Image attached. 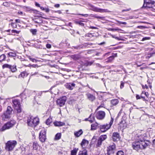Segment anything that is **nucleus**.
<instances>
[{"label": "nucleus", "mask_w": 155, "mask_h": 155, "mask_svg": "<svg viewBox=\"0 0 155 155\" xmlns=\"http://www.w3.org/2000/svg\"><path fill=\"white\" fill-rule=\"evenodd\" d=\"M150 39V38L149 37H145L143 38L142 39L141 41H143L147 40H148Z\"/></svg>", "instance_id": "41"}, {"label": "nucleus", "mask_w": 155, "mask_h": 155, "mask_svg": "<svg viewBox=\"0 0 155 155\" xmlns=\"http://www.w3.org/2000/svg\"><path fill=\"white\" fill-rule=\"evenodd\" d=\"M78 150V148H74V149L71 151V155H76Z\"/></svg>", "instance_id": "27"}, {"label": "nucleus", "mask_w": 155, "mask_h": 155, "mask_svg": "<svg viewBox=\"0 0 155 155\" xmlns=\"http://www.w3.org/2000/svg\"><path fill=\"white\" fill-rule=\"evenodd\" d=\"M105 116V113L104 111L100 110L96 113V117L98 120H102L104 118Z\"/></svg>", "instance_id": "10"}, {"label": "nucleus", "mask_w": 155, "mask_h": 155, "mask_svg": "<svg viewBox=\"0 0 155 155\" xmlns=\"http://www.w3.org/2000/svg\"><path fill=\"white\" fill-rule=\"evenodd\" d=\"M111 36H112V38H115L117 40H120V38H118V37H116L115 35H111Z\"/></svg>", "instance_id": "46"}, {"label": "nucleus", "mask_w": 155, "mask_h": 155, "mask_svg": "<svg viewBox=\"0 0 155 155\" xmlns=\"http://www.w3.org/2000/svg\"><path fill=\"white\" fill-rule=\"evenodd\" d=\"M67 100L66 96H64L57 100L56 102L57 105L60 107H62L65 104Z\"/></svg>", "instance_id": "9"}, {"label": "nucleus", "mask_w": 155, "mask_h": 155, "mask_svg": "<svg viewBox=\"0 0 155 155\" xmlns=\"http://www.w3.org/2000/svg\"><path fill=\"white\" fill-rule=\"evenodd\" d=\"M48 91H41L38 93V94L39 95L41 96V94H42V93L43 92H46Z\"/></svg>", "instance_id": "55"}, {"label": "nucleus", "mask_w": 155, "mask_h": 155, "mask_svg": "<svg viewBox=\"0 0 155 155\" xmlns=\"http://www.w3.org/2000/svg\"><path fill=\"white\" fill-rule=\"evenodd\" d=\"M112 137L114 141H115L117 139L119 138L120 135L117 132H114L113 134Z\"/></svg>", "instance_id": "17"}, {"label": "nucleus", "mask_w": 155, "mask_h": 155, "mask_svg": "<svg viewBox=\"0 0 155 155\" xmlns=\"http://www.w3.org/2000/svg\"><path fill=\"white\" fill-rule=\"evenodd\" d=\"M17 144V142L15 140H9L5 144V149L8 151H11L13 150Z\"/></svg>", "instance_id": "4"}, {"label": "nucleus", "mask_w": 155, "mask_h": 155, "mask_svg": "<svg viewBox=\"0 0 155 155\" xmlns=\"http://www.w3.org/2000/svg\"><path fill=\"white\" fill-rule=\"evenodd\" d=\"M14 124V123L13 121L8 122L5 124L0 129V131H3L9 129L12 127Z\"/></svg>", "instance_id": "7"}, {"label": "nucleus", "mask_w": 155, "mask_h": 155, "mask_svg": "<svg viewBox=\"0 0 155 155\" xmlns=\"http://www.w3.org/2000/svg\"><path fill=\"white\" fill-rule=\"evenodd\" d=\"M29 59L31 61L33 62H36L37 61L35 59L32 58H31L30 57H29Z\"/></svg>", "instance_id": "45"}, {"label": "nucleus", "mask_w": 155, "mask_h": 155, "mask_svg": "<svg viewBox=\"0 0 155 155\" xmlns=\"http://www.w3.org/2000/svg\"><path fill=\"white\" fill-rule=\"evenodd\" d=\"M38 145L37 142H33V148L35 150H37V149L38 147Z\"/></svg>", "instance_id": "31"}, {"label": "nucleus", "mask_w": 155, "mask_h": 155, "mask_svg": "<svg viewBox=\"0 0 155 155\" xmlns=\"http://www.w3.org/2000/svg\"><path fill=\"white\" fill-rule=\"evenodd\" d=\"M31 32L33 35H36L37 32V30L36 29H31L30 30Z\"/></svg>", "instance_id": "36"}, {"label": "nucleus", "mask_w": 155, "mask_h": 155, "mask_svg": "<svg viewBox=\"0 0 155 155\" xmlns=\"http://www.w3.org/2000/svg\"><path fill=\"white\" fill-rule=\"evenodd\" d=\"M32 67L33 68H37V67H38V65L36 64H32Z\"/></svg>", "instance_id": "54"}, {"label": "nucleus", "mask_w": 155, "mask_h": 155, "mask_svg": "<svg viewBox=\"0 0 155 155\" xmlns=\"http://www.w3.org/2000/svg\"><path fill=\"white\" fill-rule=\"evenodd\" d=\"M66 88L69 90H73L75 86V84L74 83H66L65 84Z\"/></svg>", "instance_id": "14"}, {"label": "nucleus", "mask_w": 155, "mask_h": 155, "mask_svg": "<svg viewBox=\"0 0 155 155\" xmlns=\"http://www.w3.org/2000/svg\"><path fill=\"white\" fill-rule=\"evenodd\" d=\"M91 16L97 19H100L103 20H104L105 18V17L100 16L97 15H92Z\"/></svg>", "instance_id": "21"}, {"label": "nucleus", "mask_w": 155, "mask_h": 155, "mask_svg": "<svg viewBox=\"0 0 155 155\" xmlns=\"http://www.w3.org/2000/svg\"><path fill=\"white\" fill-rule=\"evenodd\" d=\"M95 120V117L93 115L91 114L88 118L85 119V120H88L91 123L93 122Z\"/></svg>", "instance_id": "19"}, {"label": "nucleus", "mask_w": 155, "mask_h": 155, "mask_svg": "<svg viewBox=\"0 0 155 155\" xmlns=\"http://www.w3.org/2000/svg\"><path fill=\"white\" fill-rule=\"evenodd\" d=\"M88 143V141L85 140L83 139L81 143V146L83 147V146H84L85 144Z\"/></svg>", "instance_id": "35"}, {"label": "nucleus", "mask_w": 155, "mask_h": 155, "mask_svg": "<svg viewBox=\"0 0 155 155\" xmlns=\"http://www.w3.org/2000/svg\"><path fill=\"white\" fill-rule=\"evenodd\" d=\"M35 5L36 6L39 7H40V4H38V3L37 2L35 3Z\"/></svg>", "instance_id": "60"}, {"label": "nucleus", "mask_w": 155, "mask_h": 155, "mask_svg": "<svg viewBox=\"0 0 155 155\" xmlns=\"http://www.w3.org/2000/svg\"><path fill=\"white\" fill-rule=\"evenodd\" d=\"M87 36L89 37H92L93 36V35L91 33H88L87 35Z\"/></svg>", "instance_id": "51"}, {"label": "nucleus", "mask_w": 155, "mask_h": 155, "mask_svg": "<svg viewBox=\"0 0 155 155\" xmlns=\"http://www.w3.org/2000/svg\"><path fill=\"white\" fill-rule=\"evenodd\" d=\"M32 11L33 12V13L36 14H37V13H38V12H39V11L36 10H32Z\"/></svg>", "instance_id": "49"}, {"label": "nucleus", "mask_w": 155, "mask_h": 155, "mask_svg": "<svg viewBox=\"0 0 155 155\" xmlns=\"http://www.w3.org/2000/svg\"><path fill=\"white\" fill-rule=\"evenodd\" d=\"M83 133V131L81 130H79L78 132H75L74 133V135L76 137H79Z\"/></svg>", "instance_id": "22"}, {"label": "nucleus", "mask_w": 155, "mask_h": 155, "mask_svg": "<svg viewBox=\"0 0 155 155\" xmlns=\"http://www.w3.org/2000/svg\"><path fill=\"white\" fill-rule=\"evenodd\" d=\"M79 15H81L85 17H87L88 15V14H79Z\"/></svg>", "instance_id": "58"}, {"label": "nucleus", "mask_w": 155, "mask_h": 155, "mask_svg": "<svg viewBox=\"0 0 155 155\" xmlns=\"http://www.w3.org/2000/svg\"><path fill=\"white\" fill-rule=\"evenodd\" d=\"M105 42H101L100 43L98 44V45H102L105 44Z\"/></svg>", "instance_id": "62"}, {"label": "nucleus", "mask_w": 155, "mask_h": 155, "mask_svg": "<svg viewBox=\"0 0 155 155\" xmlns=\"http://www.w3.org/2000/svg\"><path fill=\"white\" fill-rule=\"evenodd\" d=\"M28 74L26 71H23L21 72L20 75H21L22 77L24 78V77L27 76Z\"/></svg>", "instance_id": "32"}, {"label": "nucleus", "mask_w": 155, "mask_h": 155, "mask_svg": "<svg viewBox=\"0 0 155 155\" xmlns=\"http://www.w3.org/2000/svg\"><path fill=\"white\" fill-rule=\"evenodd\" d=\"M102 142L99 139H98L97 140V143L96 144V146L97 147H100L102 143Z\"/></svg>", "instance_id": "26"}, {"label": "nucleus", "mask_w": 155, "mask_h": 155, "mask_svg": "<svg viewBox=\"0 0 155 155\" xmlns=\"http://www.w3.org/2000/svg\"><path fill=\"white\" fill-rule=\"evenodd\" d=\"M6 56L5 54H2L0 56V62H2L5 60Z\"/></svg>", "instance_id": "23"}, {"label": "nucleus", "mask_w": 155, "mask_h": 155, "mask_svg": "<svg viewBox=\"0 0 155 155\" xmlns=\"http://www.w3.org/2000/svg\"><path fill=\"white\" fill-rule=\"evenodd\" d=\"M52 121L51 118H48L47 119L46 121V124L47 125H49Z\"/></svg>", "instance_id": "37"}, {"label": "nucleus", "mask_w": 155, "mask_h": 155, "mask_svg": "<svg viewBox=\"0 0 155 155\" xmlns=\"http://www.w3.org/2000/svg\"><path fill=\"white\" fill-rule=\"evenodd\" d=\"M27 122L29 126L35 127L38 124L39 122L38 118H33L32 117H28Z\"/></svg>", "instance_id": "3"}, {"label": "nucleus", "mask_w": 155, "mask_h": 155, "mask_svg": "<svg viewBox=\"0 0 155 155\" xmlns=\"http://www.w3.org/2000/svg\"><path fill=\"white\" fill-rule=\"evenodd\" d=\"M107 138V136L106 135H101L99 137V139L102 142L106 140Z\"/></svg>", "instance_id": "25"}, {"label": "nucleus", "mask_w": 155, "mask_h": 155, "mask_svg": "<svg viewBox=\"0 0 155 155\" xmlns=\"http://www.w3.org/2000/svg\"><path fill=\"white\" fill-rule=\"evenodd\" d=\"M114 121V119L111 117V119L109 124H106L101 125L100 126V128L101 131L102 132H104L107 131L110 127Z\"/></svg>", "instance_id": "5"}, {"label": "nucleus", "mask_w": 155, "mask_h": 155, "mask_svg": "<svg viewBox=\"0 0 155 155\" xmlns=\"http://www.w3.org/2000/svg\"><path fill=\"white\" fill-rule=\"evenodd\" d=\"M16 110L17 111V115L18 117V118L21 120L24 116V113L21 111V108L17 109Z\"/></svg>", "instance_id": "15"}, {"label": "nucleus", "mask_w": 155, "mask_h": 155, "mask_svg": "<svg viewBox=\"0 0 155 155\" xmlns=\"http://www.w3.org/2000/svg\"><path fill=\"white\" fill-rule=\"evenodd\" d=\"M130 10H131V8H130L127 9H124V10H122V12H125V11H130Z\"/></svg>", "instance_id": "56"}, {"label": "nucleus", "mask_w": 155, "mask_h": 155, "mask_svg": "<svg viewBox=\"0 0 155 155\" xmlns=\"http://www.w3.org/2000/svg\"><path fill=\"white\" fill-rule=\"evenodd\" d=\"M11 25L13 28L16 27L17 25L15 23H12L11 24Z\"/></svg>", "instance_id": "47"}, {"label": "nucleus", "mask_w": 155, "mask_h": 155, "mask_svg": "<svg viewBox=\"0 0 155 155\" xmlns=\"http://www.w3.org/2000/svg\"><path fill=\"white\" fill-rule=\"evenodd\" d=\"M118 22L120 24H122L124 25H126L127 24V23L125 22H122L121 21H118Z\"/></svg>", "instance_id": "53"}, {"label": "nucleus", "mask_w": 155, "mask_h": 155, "mask_svg": "<svg viewBox=\"0 0 155 155\" xmlns=\"http://www.w3.org/2000/svg\"><path fill=\"white\" fill-rule=\"evenodd\" d=\"M40 8L42 10H44L45 8L43 7H42V6H41V7L40 6Z\"/></svg>", "instance_id": "64"}, {"label": "nucleus", "mask_w": 155, "mask_h": 155, "mask_svg": "<svg viewBox=\"0 0 155 155\" xmlns=\"http://www.w3.org/2000/svg\"><path fill=\"white\" fill-rule=\"evenodd\" d=\"M98 124L97 123H96L95 124H92L91 125V130H94L96 128V127L98 125Z\"/></svg>", "instance_id": "30"}, {"label": "nucleus", "mask_w": 155, "mask_h": 155, "mask_svg": "<svg viewBox=\"0 0 155 155\" xmlns=\"http://www.w3.org/2000/svg\"><path fill=\"white\" fill-rule=\"evenodd\" d=\"M124 83L123 82H121L120 85V88L121 89H122L124 87Z\"/></svg>", "instance_id": "48"}, {"label": "nucleus", "mask_w": 155, "mask_h": 155, "mask_svg": "<svg viewBox=\"0 0 155 155\" xmlns=\"http://www.w3.org/2000/svg\"><path fill=\"white\" fill-rule=\"evenodd\" d=\"M61 136V133H57L55 136V139L58 140L60 139Z\"/></svg>", "instance_id": "33"}, {"label": "nucleus", "mask_w": 155, "mask_h": 155, "mask_svg": "<svg viewBox=\"0 0 155 155\" xmlns=\"http://www.w3.org/2000/svg\"><path fill=\"white\" fill-rule=\"evenodd\" d=\"M60 5L58 4H56L54 5V7L55 8H59L60 7Z\"/></svg>", "instance_id": "59"}, {"label": "nucleus", "mask_w": 155, "mask_h": 155, "mask_svg": "<svg viewBox=\"0 0 155 155\" xmlns=\"http://www.w3.org/2000/svg\"><path fill=\"white\" fill-rule=\"evenodd\" d=\"M12 32L13 33H15L17 34H18L19 33L20 31H18L15 30H12Z\"/></svg>", "instance_id": "42"}, {"label": "nucleus", "mask_w": 155, "mask_h": 155, "mask_svg": "<svg viewBox=\"0 0 155 155\" xmlns=\"http://www.w3.org/2000/svg\"><path fill=\"white\" fill-rule=\"evenodd\" d=\"M87 96L88 99L91 101H93L95 99V97L90 94H87Z\"/></svg>", "instance_id": "18"}, {"label": "nucleus", "mask_w": 155, "mask_h": 155, "mask_svg": "<svg viewBox=\"0 0 155 155\" xmlns=\"http://www.w3.org/2000/svg\"><path fill=\"white\" fill-rule=\"evenodd\" d=\"M141 98H142L143 99V100L144 101H148V100L146 99H145L144 97H143L142 96H141L140 97L138 95H137L136 96V98L138 100L140 99Z\"/></svg>", "instance_id": "34"}, {"label": "nucleus", "mask_w": 155, "mask_h": 155, "mask_svg": "<svg viewBox=\"0 0 155 155\" xmlns=\"http://www.w3.org/2000/svg\"><path fill=\"white\" fill-rule=\"evenodd\" d=\"M137 28H140L141 29H144L145 28H147V27L145 26H137Z\"/></svg>", "instance_id": "40"}, {"label": "nucleus", "mask_w": 155, "mask_h": 155, "mask_svg": "<svg viewBox=\"0 0 155 155\" xmlns=\"http://www.w3.org/2000/svg\"><path fill=\"white\" fill-rule=\"evenodd\" d=\"M111 103L114 106H115L118 103V100L117 99H114L111 101Z\"/></svg>", "instance_id": "24"}, {"label": "nucleus", "mask_w": 155, "mask_h": 155, "mask_svg": "<svg viewBox=\"0 0 155 155\" xmlns=\"http://www.w3.org/2000/svg\"><path fill=\"white\" fill-rule=\"evenodd\" d=\"M12 109L10 106H8L6 111L2 115L3 120H5V119H8L10 118V115Z\"/></svg>", "instance_id": "6"}, {"label": "nucleus", "mask_w": 155, "mask_h": 155, "mask_svg": "<svg viewBox=\"0 0 155 155\" xmlns=\"http://www.w3.org/2000/svg\"><path fill=\"white\" fill-rule=\"evenodd\" d=\"M15 21L17 23H20V20L19 19H16L15 20Z\"/></svg>", "instance_id": "61"}, {"label": "nucleus", "mask_w": 155, "mask_h": 155, "mask_svg": "<svg viewBox=\"0 0 155 155\" xmlns=\"http://www.w3.org/2000/svg\"><path fill=\"white\" fill-rule=\"evenodd\" d=\"M54 124L55 126H63L65 124V123L64 122H54Z\"/></svg>", "instance_id": "20"}, {"label": "nucleus", "mask_w": 155, "mask_h": 155, "mask_svg": "<svg viewBox=\"0 0 155 155\" xmlns=\"http://www.w3.org/2000/svg\"><path fill=\"white\" fill-rule=\"evenodd\" d=\"M117 56V54H113L111 56H110L107 59V61H106V62L107 63L111 62L114 59V58Z\"/></svg>", "instance_id": "16"}, {"label": "nucleus", "mask_w": 155, "mask_h": 155, "mask_svg": "<svg viewBox=\"0 0 155 155\" xmlns=\"http://www.w3.org/2000/svg\"><path fill=\"white\" fill-rule=\"evenodd\" d=\"M150 142L146 140L143 135H137L135 140L132 143V147L137 151H140L149 145Z\"/></svg>", "instance_id": "1"}, {"label": "nucleus", "mask_w": 155, "mask_h": 155, "mask_svg": "<svg viewBox=\"0 0 155 155\" xmlns=\"http://www.w3.org/2000/svg\"><path fill=\"white\" fill-rule=\"evenodd\" d=\"M155 2L151 0H144V3L142 8L155 12Z\"/></svg>", "instance_id": "2"}, {"label": "nucleus", "mask_w": 155, "mask_h": 155, "mask_svg": "<svg viewBox=\"0 0 155 155\" xmlns=\"http://www.w3.org/2000/svg\"><path fill=\"white\" fill-rule=\"evenodd\" d=\"M39 139L40 141L42 142H44L46 139V131L45 129H43L40 132L39 134Z\"/></svg>", "instance_id": "8"}, {"label": "nucleus", "mask_w": 155, "mask_h": 155, "mask_svg": "<svg viewBox=\"0 0 155 155\" xmlns=\"http://www.w3.org/2000/svg\"><path fill=\"white\" fill-rule=\"evenodd\" d=\"M82 21H79L77 22V23L79 25H81V26H84V23H82Z\"/></svg>", "instance_id": "43"}, {"label": "nucleus", "mask_w": 155, "mask_h": 155, "mask_svg": "<svg viewBox=\"0 0 155 155\" xmlns=\"http://www.w3.org/2000/svg\"><path fill=\"white\" fill-rule=\"evenodd\" d=\"M87 151L86 150L79 152L78 155H87Z\"/></svg>", "instance_id": "28"}, {"label": "nucleus", "mask_w": 155, "mask_h": 155, "mask_svg": "<svg viewBox=\"0 0 155 155\" xmlns=\"http://www.w3.org/2000/svg\"><path fill=\"white\" fill-rule=\"evenodd\" d=\"M135 64L137 65V67H140L142 65V64H138L137 63H136Z\"/></svg>", "instance_id": "63"}, {"label": "nucleus", "mask_w": 155, "mask_h": 155, "mask_svg": "<svg viewBox=\"0 0 155 155\" xmlns=\"http://www.w3.org/2000/svg\"><path fill=\"white\" fill-rule=\"evenodd\" d=\"M104 10H105L102 9H97L96 10V11L98 12H104L103 11Z\"/></svg>", "instance_id": "44"}, {"label": "nucleus", "mask_w": 155, "mask_h": 155, "mask_svg": "<svg viewBox=\"0 0 155 155\" xmlns=\"http://www.w3.org/2000/svg\"><path fill=\"white\" fill-rule=\"evenodd\" d=\"M7 55L8 56V57H15L16 56V54L15 53L12 52H10L8 53Z\"/></svg>", "instance_id": "29"}, {"label": "nucleus", "mask_w": 155, "mask_h": 155, "mask_svg": "<svg viewBox=\"0 0 155 155\" xmlns=\"http://www.w3.org/2000/svg\"><path fill=\"white\" fill-rule=\"evenodd\" d=\"M116 155H124V153L122 151L119 150L117 152Z\"/></svg>", "instance_id": "38"}, {"label": "nucleus", "mask_w": 155, "mask_h": 155, "mask_svg": "<svg viewBox=\"0 0 155 155\" xmlns=\"http://www.w3.org/2000/svg\"><path fill=\"white\" fill-rule=\"evenodd\" d=\"M104 102L102 101L101 102V104L100 106H99L97 109L96 110H98V109H99L100 107H104Z\"/></svg>", "instance_id": "39"}, {"label": "nucleus", "mask_w": 155, "mask_h": 155, "mask_svg": "<svg viewBox=\"0 0 155 155\" xmlns=\"http://www.w3.org/2000/svg\"><path fill=\"white\" fill-rule=\"evenodd\" d=\"M2 68L3 69L5 68H8L10 69L12 72H15L17 70L16 66L15 65L12 66L11 65L5 64L2 65Z\"/></svg>", "instance_id": "11"}, {"label": "nucleus", "mask_w": 155, "mask_h": 155, "mask_svg": "<svg viewBox=\"0 0 155 155\" xmlns=\"http://www.w3.org/2000/svg\"><path fill=\"white\" fill-rule=\"evenodd\" d=\"M12 103L13 104V106L15 109L17 110V109L21 108V106L19 100L18 99H15L13 100Z\"/></svg>", "instance_id": "13"}, {"label": "nucleus", "mask_w": 155, "mask_h": 155, "mask_svg": "<svg viewBox=\"0 0 155 155\" xmlns=\"http://www.w3.org/2000/svg\"><path fill=\"white\" fill-rule=\"evenodd\" d=\"M90 28L92 29H97L98 28L95 27H94V26H90Z\"/></svg>", "instance_id": "57"}, {"label": "nucleus", "mask_w": 155, "mask_h": 155, "mask_svg": "<svg viewBox=\"0 0 155 155\" xmlns=\"http://www.w3.org/2000/svg\"><path fill=\"white\" fill-rule=\"evenodd\" d=\"M116 148L115 145L113 143L112 145L110 146L107 148V151L108 154H113Z\"/></svg>", "instance_id": "12"}, {"label": "nucleus", "mask_w": 155, "mask_h": 155, "mask_svg": "<svg viewBox=\"0 0 155 155\" xmlns=\"http://www.w3.org/2000/svg\"><path fill=\"white\" fill-rule=\"evenodd\" d=\"M44 11H45L46 12L48 13L49 12L50 10L48 8H45Z\"/></svg>", "instance_id": "52"}, {"label": "nucleus", "mask_w": 155, "mask_h": 155, "mask_svg": "<svg viewBox=\"0 0 155 155\" xmlns=\"http://www.w3.org/2000/svg\"><path fill=\"white\" fill-rule=\"evenodd\" d=\"M51 47V45L50 44H48L46 45V47L48 48H50Z\"/></svg>", "instance_id": "50"}]
</instances>
